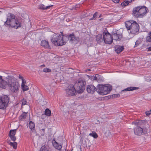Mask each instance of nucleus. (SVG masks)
Segmentation results:
<instances>
[{
	"label": "nucleus",
	"instance_id": "obj_34",
	"mask_svg": "<svg viewBox=\"0 0 151 151\" xmlns=\"http://www.w3.org/2000/svg\"><path fill=\"white\" fill-rule=\"evenodd\" d=\"M51 70L48 68H45L43 69V71L45 73H49L51 72Z\"/></svg>",
	"mask_w": 151,
	"mask_h": 151
},
{
	"label": "nucleus",
	"instance_id": "obj_26",
	"mask_svg": "<svg viewBox=\"0 0 151 151\" xmlns=\"http://www.w3.org/2000/svg\"><path fill=\"white\" fill-rule=\"evenodd\" d=\"M29 127L32 131L35 128V123L32 121H30L29 123Z\"/></svg>",
	"mask_w": 151,
	"mask_h": 151
},
{
	"label": "nucleus",
	"instance_id": "obj_35",
	"mask_svg": "<svg viewBox=\"0 0 151 151\" xmlns=\"http://www.w3.org/2000/svg\"><path fill=\"white\" fill-rule=\"evenodd\" d=\"M22 104L23 105H24L26 104L27 101L26 99H23L22 100Z\"/></svg>",
	"mask_w": 151,
	"mask_h": 151
},
{
	"label": "nucleus",
	"instance_id": "obj_31",
	"mask_svg": "<svg viewBox=\"0 0 151 151\" xmlns=\"http://www.w3.org/2000/svg\"><path fill=\"white\" fill-rule=\"evenodd\" d=\"M9 145L12 146L13 148L14 149H16L17 148V143L16 142H10L9 143Z\"/></svg>",
	"mask_w": 151,
	"mask_h": 151
},
{
	"label": "nucleus",
	"instance_id": "obj_27",
	"mask_svg": "<svg viewBox=\"0 0 151 151\" xmlns=\"http://www.w3.org/2000/svg\"><path fill=\"white\" fill-rule=\"evenodd\" d=\"M51 112L50 110L48 109H46L45 111V114L48 116H50L51 115Z\"/></svg>",
	"mask_w": 151,
	"mask_h": 151
},
{
	"label": "nucleus",
	"instance_id": "obj_19",
	"mask_svg": "<svg viewBox=\"0 0 151 151\" xmlns=\"http://www.w3.org/2000/svg\"><path fill=\"white\" fill-rule=\"evenodd\" d=\"M115 52L117 53L121 52L124 49V47L119 45H116L114 47Z\"/></svg>",
	"mask_w": 151,
	"mask_h": 151
},
{
	"label": "nucleus",
	"instance_id": "obj_44",
	"mask_svg": "<svg viewBox=\"0 0 151 151\" xmlns=\"http://www.w3.org/2000/svg\"><path fill=\"white\" fill-rule=\"evenodd\" d=\"M124 1L129 3L132 1V0H124Z\"/></svg>",
	"mask_w": 151,
	"mask_h": 151
},
{
	"label": "nucleus",
	"instance_id": "obj_48",
	"mask_svg": "<svg viewBox=\"0 0 151 151\" xmlns=\"http://www.w3.org/2000/svg\"><path fill=\"white\" fill-rule=\"evenodd\" d=\"M102 15L101 14L99 16V18H100V17H102Z\"/></svg>",
	"mask_w": 151,
	"mask_h": 151
},
{
	"label": "nucleus",
	"instance_id": "obj_40",
	"mask_svg": "<svg viewBox=\"0 0 151 151\" xmlns=\"http://www.w3.org/2000/svg\"><path fill=\"white\" fill-rule=\"evenodd\" d=\"M148 45H147V48L146 49L147 50V51L148 52H150L151 51V46L148 47Z\"/></svg>",
	"mask_w": 151,
	"mask_h": 151
},
{
	"label": "nucleus",
	"instance_id": "obj_5",
	"mask_svg": "<svg viewBox=\"0 0 151 151\" xmlns=\"http://www.w3.org/2000/svg\"><path fill=\"white\" fill-rule=\"evenodd\" d=\"M148 12V8L145 6H139L135 7L132 12L133 15L136 17H142Z\"/></svg>",
	"mask_w": 151,
	"mask_h": 151
},
{
	"label": "nucleus",
	"instance_id": "obj_21",
	"mask_svg": "<svg viewBox=\"0 0 151 151\" xmlns=\"http://www.w3.org/2000/svg\"><path fill=\"white\" fill-rule=\"evenodd\" d=\"M41 46L46 49H51L50 46L49 45V43L46 40H42L41 43Z\"/></svg>",
	"mask_w": 151,
	"mask_h": 151
},
{
	"label": "nucleus",
	"instance_id": "obj_16",
	"mask_svg": "<svg viewBox=\"0 0 151 151\" xmlns=\"http://www.w3.org/2000/svg\"><path fill=\"white\" fill-rule=\"evenodd\" d=\"M52 143L54 147L57 149L60 150L62 147L63 144L61 143H58L54 140L52 141Z\"/></svg>",
	"mask_w": 151,
	"mask_h": 151
},
{
	"label": "nucleus",
	"instance_id": "obj_46",
	"mask_svg": "<svg viewBox=\"0 0 151 151\" xmlns=\"http://www.w3.org/2000/svg\"><path fill=\"white\" fill-rule=\"evenodd\" d=\"M42 131L43 132V135H44V132H45V129H42Z\"/></svg>",
	"mask_w": 151,
	"mask_h": 151
},
{
	"label": "nucleus",
	"instance_id": "obj_30",
	"mask_svg": "<svg viewBox=\"0 0 151 151\" xmlns=\"http://www.w3.org/2000/svg\"><path fill=\"white\" fill-rule=\"evenodd\" d=\"M40 151H49L48 148L45 145L42 146L40 149Z\"/></svg>",
	"mask_w": 151,
	"mask_h": 151
},
{
	"label": "nucleus",
	"instance_id": "obj_25",
	"mask_svg": "<svg viewBox=\"0 0 151 151\" xmlns=\"http://www.w3.org/2000/svg\"><path fill=\"white\" fill-rule=\"evenodd\" d=\"M27 114L26 112H23L19 117V120L20 121H23L26 119L27 116Z\"/></svg>",
	"mask_w": 151,
	"mask_h": 151
},
{
	"label": "nucleus",
	"instance_id": "obj_51",
	"mask_svg": "<svg viewBox=\"0 0 151 151\" xmlns=\"http://www.w3.org/2000/svg\"><path fill=\"white\" fill-rule=\"evenodd\" d=\"M5 73L6 74H9V73H7V72H5Z\"/></svg>",
	"mask_w": 151,
	"mask_h": 151
},
{
	"label": "nucleus",
	"instance_id": "obj_4",
	"mask_svg": "<svg viewBox=\"0 0 151 151\" xmlns=\"http://www.w3.org/2000/svg\"><path fill=\"white\" fill-rule=\"evenodd\" d=\"M8 79V86L10 91L13 93H17L18 91L19 85L16 79L13 76H10V77Z\"/></svg>",
	"mask_w": 151,
	"mask_h": 151
},
{
	"label": "nucleus",
	"instance_id": "obj_45",
	"mask_svg": "<svg viewBox=\"0 0 151 151\" xmlns=\"http://www.w3.org/2000/svg\"><path fill=\"white\" fill-rule=\"evenodd\" d=\"M93 80H97V78L96 76L93 77Z\"/></svg>",
	"mask_w": 151,
	"mask_h": 151
},
{
	"label": "nucleus",
	"instance_id": "obj_42",
	"mask_svg": "<svg viewBox=\"0 0 151 151\" xmlns=\"http://www.w3.org/2000/svg\"><path fill=\"white\" fill-rule=\"evenodd\" d=\"M139 43L138 41H136L135 42V45L134 46V47H137L139 45Z\"/></svg>",
	"mask_w": 151,
	"mask_h": 151
},
{
	"label": "nucleus",
	"instance_id": "obj_22",
	"mask_svg": "<svg viewBox=\"0 0 151 151\" xmlns=\"http://www.w3.org/2000/svg\"><path fill=\"white\" fill-rule=\"evenodd\" d=\"M53 6L52 5H50L47 6H45L43 4H40L38 6V9L42 10H46L50 9V7Z\"/></svg>",
	"mask_w": 151,
	"mask_h": 151
},
{
	"label": "nucleus",
	"instance_id": "obj_7",
	"mask_svg": "<svg viewBox=\"0 0 151 151\" xmlns=\"http://www.w3.org/2000/svg\"><path fill=\"white\" fill-rule=\"evenodd\" d=\"M85 83L83 81L79 80L75 83V86L78 93H82L85 88Z\"/></svg>",
	"mask_w": 151,
	"mask_h": 151
},
{
	"label": "nucleus",
	"instance_id": "obj_10",
	"mask_svg": "<svg viewBox=\"0 0 151 151\" xmlns=\"http://www.w3.org/2000/svg\"><path fill=\"white\" fill-rule=\"evenodd\" d=\"M10 76H8L6 78V81L2 79V76H0V88L5 89L8 86L7 80Z\"/></svg>",
	"mask_w": 151,
	"mask_h": 151
},
{
	"label": "nucleus",
	"instance_id": "obj_52",
	"mask_svg": "<svg viewBox=\"0 0 151 151\" xmlns=\"http://www.w3.org/2000/svg\"><path fill=\"white\" fill-rule=\"evenodd\" d=\"M1 13H2V12H1V11H0V14H1Z\"/></svg>",
	"mask_w": 151,
	"mask_h": 151
},
{
	"label": "nucleus",
	"instance_id": "obj_43",
	"mask_svg": "<svg viewBox=\"0 0 151 151\" xmlns=\"http://www.w3.org/2000/svg\"><path fill=\"white\" fill-rule=\"evenodd\" d=\"M19 79L22 80V81L23 80H24L23 77L21 76L20 75H19Z\"/></svg>",
	"mask_w": 151,
	"mask_h": 151
},
{
	"label": "nucleus",
	"instance_id": "obj_3",
	"mask_svg": "<svg viewBox=\"0 0 151 151\" xmlns=\"http://www.w3.org/2000/svg\"><path fill=\"white\" fill-rule=\"evenodd\" d=\"M125 26L128 32L132 34H136L139 31V27L135 21H127L125 22Z\"/></svg>",
	"mask_w": 151,
	"mask_h": 151
},
{
	"label": "nucleus",
	"instance_id": "obj_14",
	"mask_svg": "<svg viewBox=\"0 0 151 151\" xmlns=\"http://www.w3.org/2000/svg\"><path fill=\"white\" fill-rule=\"evenodd\" d=\"M87 91L89 93L93 94L96 91V88L92 85H88L87 87Z\"/></svg>",
	"mask_w": 151,
	"mask_h": 151
},
{
	"label": "nucleus",
	"instance_id": "obj_12",
	"mask_svg": "<svg viewBox=\"0 0 151 151\" xmlns=\"http://www.w3.org/2000/svg\"><path fill=\"white\" fill-rule=\"evenodd\" d=\"M112 89V86L109 84L107 85V86H104L102 95H105L109 93L111 91Z\"/></svg>",
	"mask_w": 151,
	"mask_h": 151
},
{
	"label": "nucleus",
	"instance_id": "obj_47",
	"mask_svg": "<svg viewBox=\"0 0 151 151\" xmlns=\"http://www.w3.org/2000/svg\"><path fill=\"white\" fill-rule=\"evenodd\" d=\"M90 20H95V19L93 17L91 18L90 19Z\"/></svg>",
	"mask_w": 151,
	"mask_h": 151
},
{
	"label": "nucleus",
	"instance_id": "obj_33",
	"mask_svg": "<svg viewBox=\"0 0 151 151\" xmlns=\"http://www.w3.org/2000/svg\"><path fill=\"white\" fill-rule=\"evenodd\" d=\"M121 4L122 6L124 7L126 6L129 5V3L125 1H123V2Z\"/></svg>",
	"mask_w": 151,
	"mask_h": 151
},
{
	"label": "nucleus",
	"instance_id": "obj_15",
	"mask_svg": "<svg viewBox=\"0 0 151 151\" xmlns=\"http://www.w3.org/2000/svg\"><path fill=\"white\" fill-rule=\"evenodd\" d=\"M16 129H14L11 130L10 131L9 135L11 138V139L13 141H14L16 140V138L15 136V134L16 133Z\"/></svg>",
	"mask_w": 151,
	"mask_h": 151
},
{
	"label": "nucleus",
	"instance_id": "obj_38",
	"mask_svg": "<svg viewBox=\"0 0 151 151\" xmlns=\"http://www.w3.org/2000/svg\"><path fill=\"white\" fill-rule=\"evenodd\" d=\"M145 113L147 116H149L151 114V113L150 110L146 111Z\"/></svg>",
	"mask_w": 151,
	"mask_h": 151
},
{
	"label": "nucleus",
	"instance_id": "obj_20",
	"mask_svg": "<svg viewBox=\"0 0 151 151\" xmlns=\"http://www.w3.org/2000/svg\"><path fill=\"white\" fill-rule=\"evenodd\" d=\"M96 41L99 44H101L102 43L103 41H104V38L103 37H102V35L101 34H98L96 36Z\"/></svg>",
	"mask_w": 151,
	"mask_h": 151
},
{
	"label": "nucleus",
	"instance_id": "obj_1",
	"mask_svg": "<svg viewBox=\"0 0 151 151\" xmlns=\"http://www.w3.org/2000/svg\"><path fill=\"white\" fill-rule=\"evenodd\" d=\"M51 41L55 45L60 46L65 45L68 41V38L63 34L55 33L52 35Z\"/></svg>",
	"mask_w": 151,
	"mask_h": 151
},
{
	"label": "nucleus",
	"instance_id": "obj_8",
	"mask_svg": "<svg viewBox=\"0 0 151 151\" xmlns=\"http://www.w3.org/2000/svg\"><path fill=\"white\" fill-rule=\"evenodd\" d=\"M104 42L107 44H111L113 42L112 36L108 31H105L103 33Z\"/></svg>",
	"mask_w": 151,
	"mask_h": 151
},
{
	"label": "nucleus",
	"instance_id": "obj_6",
	"mask_svg": "<svg viewBox=\"0 0 151 151\" xmlns=\"http://www.w3.org/2000/svg\"><path fill=\"white\" fill-rule=\"evenodd\" d=\"M10 98L6 95L0 97V109H4L7 106Z\"/></svg>",
	"mask_w": 151,
	"mask_h": 151
},
{
	"label": "nucleus",
	"instance_id": "obj_23",
	"mask_svg": "<svg viewBox=\"0 0 151 151\" xmlns=\"http://www.w3.org/2000/svg\"><path fill=\"white\" fill-rule=\"evenodd\" d=\"M104 87V85L99 84L97 86V88H96V91L101 95H102V92H103Z\"/></svg>",
	"mask_w": 151,
	"mask_h": 151
},
{
	"label": "nucleus",
	"instance_id": "obj_37",
	"mask_svg": "<svg viewBox=\"0 0 151 151\" xmlns=\"http://www.w3.org/2000/svg\"><path fill=\"white\" fill-rule=\"evenodd\" d=\"M98 13L97 12H96L93 15V17L95 19L98 16Z\"/></svg>",
	"mask_w": 151,
	"mask_h": 151
},
{
	"label": "nucleus",
	"instance_id": "obj_54",
	"mask_svg": "<svg viewBox=\"0 0 151 151\" xmlns=\"http://www.w3.org/2000/svg\"><path fill=\"white\" fill-rule=\"evenodd\" d=\"M90 70L89 69V70Z\"/></svg>",
	"mask_w": 151,
	"mask_h": 151
},
{
	"label": "nucleus",
	"instance_id": "obj_39",
	"mask_svg": "<svg viewBox=\"0 0 151 151\" xmlns=\"http://www.w3.org/2000/svg\"><path fill=\"white\" fill-rule=\"evenodd\" d=\"M26 83V81L25 80H22V82L21 84V86H22L23 85H25Z\"/></svg>",
	"mask_w": 151,
	"mask_h": 151
},
{
	"label": "nucleus",
	"instance_id": "obj_41",
	"mask_svg": "<svg viewBox=\"0 0 151 151\" xmlns=\"http://www.w3.org/2000/svg\"><path fill=\"white\" fill-rule=\"evenodd\" d=\"M112 1L115 3H118L119 1V0H112Z\"/></svg>",
	"mask_w": 151,
	"mask_h": 151
},
{
	"label": "nucleus",
	"instance_id": "obj_2",
	"mask_svg": "<svg viewBox=\"0 0 151 151\" xmlns=\"http://www.w3.org/2000/svg\"><path fill=\"white\" fill-rule=\"evenodd\" d=\"M15 18V16L13 14L8 13L7 15L6 20L4 24L7 26L9 25L11 27L15 29L21 27V23Z\"/></svg>",
	"mask_w": 151,
	"mask_h": 151
},
{
	"label": "nucleus",
	"instance_id": "obj_9",
	"mask_svg": "<svg viewBox=\"0 0 151 151\" xmlns=\"http://www.w3.org/2000/svg\"><path fill=\"white\" fill-rule=\"evenodd\" d=\"M67 93L69 95L73 96L76 93V89L73 85H70L69 86L66 90Z\"/></svg>",
	"mask_w": 151,
	"mask_h": 151
},
{
	"label": "nucleus",
	"instance_id": "obj_17",
	"mask_svg": "<svg viewBox=\"0 0 151 151\" xmlns=\"http://www.w3.org/2000/svg\"><path fill=\"white\" fill-rule=\"evenodd\" d=\"M132 124H134L136 126H139L142 127L145 124V121L144 120H137L135 122H132Z\"/></svg>",
	"mask_w": 151,
	"mask_h": 151
},
{
	"label": "nucleus",
	"instance_id": "obj_36",
	"mask_svg": "<svg viewBox=\"0 0 151 151\" xmlns=\"http://www.w3.org/2000/svg\"><path fill=\"white\" fill-rule=\"evenodd\" d=\"M120 96V95L119 94H114L112 95V98H118Z\"/></svg>",
	"mask_w": 151,
	"mask_h": 151
},
{
	"label": "nucleus",
	"instance_id": "obj_24",
	"mask_svg": "<svg viewBox=\"0 0 151 151\" xmlns=\"http://www.w3.org/2000/svg\"><path fill=\"white\" fill-rule=\"evenodd\" d=\"M139 88L135 87H128L124 90L122 91H132L134 90L138 89Z\"/></svg>",
	"mask_w": 151,
	"mask_h": 151
},
{
	"label": "nucleus",
	"instance_id": "obj_53",
	"mask_svg": "<svg viewBox=\"0 0 151 151\" xmlns=\"http://www.w3.org/2000/svg\"><path fill=\"white\" fill-rule=\"evenodd\" d=\"M150 111L151 113V109H150Z\"/></svg>",
	"mask_w": 151,
	"mask_h": 151
},
{
	"label": "nucleus",
	"instance_id": "obj_55",
	"mask_svg": "<svg viewBox=\"0 0 151 151\" xmlns=\"http://www.w3.org/2000/svg\"><path fill=\"white\" fill-rule=\"evenodd\" d=\"M0 151H1L0 150Z\"/></svg>",
	"mask_w": 151,
	"mask_h": 151
},
{
	"label": "nucleus",
	"instance_id": "obj_13",
	"mask_svg": "<svg viewBox=\"0 0 151 151\" xmlns=\"http://www.w3.org/2000/svg\"><path fill=\"white\" fill-rule=\"evenodd\" d=\"M143 129L140 127L137 126L134 129V134L137 135H141L143 133Z\"/></svg>",
	"mask_w": 151,
	"mask_h": 151
},
{
	"label": "nucleus",
	"instance_id": "obj_18",
	"mask_svg": "<svg viewBox=\"0 0 151 151\" xmlns=\"http://www.w3.org/2000/svg\"><path fill=\"white\" fill-rule=\"evenodd\" d=\"M69 38L70 41L72 43L75 41L78 42L79 40L78 37H76L74 33L70 34L69 36Z\"/></svg>",
	"mask_w": 151,
	"mask_h": 151
},
{
	"label": "nucleus",
	"instance_id": "obj_28",
	"mask_svg": "<svg viewBox=\"0 0 151 151\" xmlns=\"http://www.w3.org/2000/svg\"><path fill=\"white\" fill-rule=\"evenodd\" d=\"M146 40L147 42H151V31L148 34V35L146 37Z\"/></svg>",
	"mask_w": 151,
	"mask_h": 151
},
{
	"label": "nucleus",
	"instance_id": "obj_29",
	"mask_svg": "<svg viewBox=\"0 0 151 151\" xmlns=\"http://www.w3.org/2000/svg\"><path fill=\"white\" fill-rule=\"evenodd\" d=\"M89 135L95 138H97L98 137V135L96 133L93 131L92 132V133H90Z\"/></svg>",
	"mask_w": 151,
	"mask_h": 151
},
{
	"label": "nucleus",
	"instance_id": "obj_50",
	"mask_svg": "<svg viewBox=\"0 0 151 151\" xmlns=\"http://www.w3.org/2000/svg\"><path fill=\"white\" fill-rule=\"evenodd\" d=\"M41 67H44L45 66V65H42L41 66Z\"/></svg>",
	"mask_w": 151,
	"mask_h": 151
},
{
	"label": "nucleus",
	"instance_id": "obj_49",
	"mask_svg": "<svg viewBox=\"0 0 151 151\" xmlns=\"http://www.w3.org/2000/svg\"><path fill=\"white\" fill-rule=\"evenodd\" d=\"M103 20V18H101L100 19H99V20L100 21H102Z\"/></svg>",
	"mask_w": 151,
	"mask_h": 151
},
{
	"label": "nucleus",
	"instance_id": "obj_11",
	"mask_svg": "<svg viewBox=\"0 0 151 151\" xmlns=\"http://www.w3.org/2000/svg\"><path fill=\"white\" fill-rule=\"evenodd\" d=\"M111 36H112L113 40H120L122 38V35L119 31H117L116 33L113 32L112 33Z\"/></svg>",
	"mask_w": 151,
	"mask_h": 151
},
{
	"label": "nucleus",
	"instance_id": "obj_32",
	"mask_svg": "<svg viewBox=\"0 0 151 151\" xmlns=\"http://www.w3.org/2000/svg\"><path fill=\"white\" fill-rule=\"evenodd\" d=\"M21 87L22 90L24 91L28 90L29 89V87L27 85H24L21 86Z\"/></svg>",
	"mask_w": 151,
	"mask_h": 151
}]
</instances>
